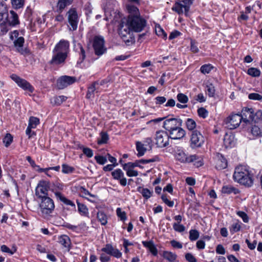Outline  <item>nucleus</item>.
<instances>
[{"instance_id":"1","label":"nucleus","mask_w":262,"mask_h":262,"mask_svg":"<svg viewBox=\"0 0 262 262\" xmlns=\"http://www.w3.org/2000/svg\"><path fill=\"white\" fill-rule=\"evenodd\" d=\"M129 15L125 21H122L119 27V34L125 42H129L127 36L130 38L132 32H140L146 25V20L140 16L139 9L136 6L129 5L127 6Z\"/></svg>"},{"instance_id":"2","label":"nucleus","mask_w":262,"mask_h":262,"mask_svg":"<svg viewBox=\"0 0 262 262\" xmlns=\"http://www.w3.org/2000/svg\"><path fill=\"white\" fill-rule=\"evenodd\" d=\"M233 178L235 182L246 187H251L253 184V174L246 166L236 167Z\"/></svg>"},{"instance_id":"3","label":"nucleus","mask_w":262,"mask_h":262,"mask_svg":"<svg viewBox=\"0 0 262 262\" xmlns=\"http://www.w3.org/2000/svg\"><path fill=\"white\" fill-rule=\"evenodd\" d=\"M194 1V0H179L175 2L171 9L179 15L184 14L188 16L190 6Z\"/></svg>"},{"instance_id":"4","label":"nucleus","mask_w":262,"mask_h":262,"mask_svg":"<svg viewBox=\"0 0 262 262\" xmlns=\"http://www.w3.org/2000/svg\"><path fill=\"white\" fill-rule=\"evenodd\" d=\"M174 156L177 161L183 163L193 162L198 159L196 155H188L180 147L174 150Z\"/></svg>"},{"instance_id":"5","label":"nucleus","mask_w":262,"mask_h":262,"mask_svg":"<svg viewBox=\"0 0 262 262\" xmlns=\"http://www.w3.org/2000/svg\"><path fill=\"white\" fill-rule=\"evenodd\" d=\"M205 143V137L198 130L192 132L190 136V147L192 149H196L203 146Z\"/></svg>"},{"instance_id":"6","label":"nucleus","mask_w":262,"mask_h":262,"mask_svg":"<svg viewBox=\"0 0 262 262\" xmlns=\"http://www.w3.org/2000/svg\"><path fill=\"white\" fill-rule=\"evenodd\" d=\"M40 200L39 207L42 214L47 215L51 213L55 208L53 200L50 197H45Z\"/></svg>"},{"instance_id":"7","label":"nucleus","mask_w":262,"mask_h":262,"mask_svg":"<svg viewBox=\"0 0 262 262\" xmlns=\"http://www.w3.org/2000/svg\"><path fill=\"white\" fill-rule=\"evenodd\" d=\"M10 38L13 40L14 46L19 53L21 54L27 53V50L23 48L25 42L24 38L19 36V32L15 30L11 33Z\"/></svg>"},{"instance_id":"8","label":"nucleus","mask_w":262,"mask_h":262,"mask_svg":"<svg viewBox=\"0 0 262 262\" xmlns=\"http://www.w3.org/2000/svg\"><path fill=\"white\" fill-rule=\"evenodd\" d=\"M93 47L96 55L101 56L106 51L104 46V40L103 37L96 36L94 38Z\"/></svg>"},{"instance_id":"9","label":"nucleus","mask_w":262,"mask_h":262,"mask_svg":"<svg viewBox=\"0 0 262 262\" xmlns=\"http://www.w3.org/2000/svg\"><path fill=\"white\" fill-rule=\"evenodd\" d=\"M67 16L70 25V30H76L79 22V17L76 10L75 8L70 9L67 13Z\"/></svg>"},{"instance_id":"10","label":"nucleus","mask_w":262,"mask_h":262,"mask_svg":"<svg viewBox=\"0 0 262 262\" xmlns=\"http://www.w3.org/2000/svg\"><path fill=\"white\" fill-rule=\"evenodd\" d=\"M243 117L238 114H232L224 121L227 127L230 129L237 127L242 122Z\"/></svg>"},{"instance_id":"11","label":"nucleus","mask_w":262,"mask_h":262,"mask_svg":"<svg viewBox=\"0 0 262 262\" xmlns=\"http://www.w3.org/2000/svg\"><path fill=\"white\" fill-rule=\"evenodd\" d=\"M155 139L156 144L159 147H166L169 144L168 134L164 130L157 131Z\"/></svg>"},{"instance_id":"12","label":"nucleus","mask_w":262,"mask_h":262,"mask_svg":"<svg viewBox=\"0 0 262 262\" xmlns=\"http://www.w3.org/2000/svg\"><path fill=\"white\" fill-rule=\"evenodd\" d=\"M49 182L46 181H40L36 188L35 194L39 199H42L48 196Z\"/></svg>"},{"instance_id":"13","label":"nucleus","mask_w":262,"mask_h":262,"mask_svg":"<svg viewBox=\"0 0 262 262\" xmlns=\"http://www.w3.org/2000/svg\"><path fill=\"white\" fill-rule=\"evenodd\" d=\"M11 79L14 81L18 86L23 89L25 91H27L30 93H33L34 89L33 86L27 80L22 79L15 74H12L11 76Z\"/></svg>"},{"instance_id":"14","label":"nucleus","mask_w":262,"mask_h":262,"mask_svg":"<svg viewBox=\"0 0 262 262\" xmlns=\"http://www.w3.org/2000/svg\"><path fill=\"white\" fill-rule=\"evenodd\" d=\"M182 120L179 118H171L166 119L163 123L164 128L168 132L182 125Z\"/></svg>"},{"instance_id":"15","label":"nucleus","mask_w":262,"mask_h":262,"mask_svg":"<svg viewBox=\"0 0 262 262\" xmlns=\"http://www.w3.org/2000/svg\"><path fill=\"white\" fill-rule=\"evenodd\" d=\"M75 81L76 78L75 77L63 76L57 80V86L59 89H63Z\"/></svg>"},{"instance_id":"16","label":"nucleus","mask_w":262,"mask_h":262,"mask_svg":"<svg viewBox=\"0 0 262 262\" xmlns=\"http://www.w3.org/2000/svg\"><path fill=\"white\" fill-rule=\"evenodd\" d=\"M70 43L68 40L61 39L56 44L54 52H60L67 55L69 50Z\"/></svg>"},{"instance_id":"17","label":"nucleus","mask_w":262,"mask_h":262,"mask_svg":"<svg viewBox=\"0 0 262 262\" xmlns=\"http://www.w3.org/2000/svg\"><path fill=\"white\" fill-rule=\"evenodd\" d=\"M181 126L173 129L169 132V138L173 140H178L183 138L186 135L185 130L183 129Z\"/></svg>"},{"instance_id":"18","label":"nucleus","mask_w":262,"mask_h":262,"mask_svg":"<svg viewBox=\"0 0 262 262\" xmlns=\"http://www.w3.org/2000/svg\"><path fill=\"white\" fill-rule=\"evenodd\" d=\"M112 176L115 180L119 181L121 185L125 186L127 184V180L124 177V173L120 169H116L112 172Z\"/></svg>"},{"instance_id":"19","label":"nucleus","mask_w":262,"mask_h":262,"mask_svg":"<svg viewBox=\"0 0 262 262\" xmlns=\"http://www.w3.org/2000/svg\"><path fill=\"white\" fill-rule=\"evenodd\" d=\"M102 251L110 255L113 256L117 258H119L121 256L122 253L119 250L114 248L111 245L107 244L102 249Z\"/></svg>"},{"instance_id":"20","label":"nucleus","mask_w":262,"mask_h":262,"mask_svg":"<svg viewBox=\"0 0 262 262\" xmlns=\"http://www.w3.org/2000/svg\"><path fill=\"white\" fill-rule=\"evenodd\" d=\"M67 55H65L64 53H61L60 52H54L52 58L50 61V63L53 64H59L62 63L64 62Z\"/></svg>"},{"instance_id":"21","label":"nucleus","mask_w":262,"mask_h":262,"mask_svg":"<svg viewBox=\"0 0 262 262\" xmlns=\"http://www.w3.org/2000/svg\"><path fill=\"white\" fill-rule=\"evenodd\" d=\"M254 110L252 108L247 107L243 108L242 112V115H241L243 117L242 120L244 122L247 123L251 122Z\"/></svg>"},{"instance_id":"22","label":"nucleus","mask_w":262,"mask_h":262,"mask_svg":"<svg viewBox=\"0 0 262 262\" xmlns=\"http://www.w3.org/2000/svg\"><path fill=\"white\" fill-rule=\"evenodd\" d=\"M101 91V89H99V81L94 82L91 86L88 88L86 97L89 99L93 98L95 93H99Z\"/></svg>"},{"instance_id":"23","label":"nucleus","mask_w":262,"mask_h":262,"mask_svg":"<svg viewBox=\"0 0 262 262\" xmlns=\"http://www.w3.org/2000/svg\"><path fill=\"white\" fill-rule=\"evenodd\" d=\"M8 23L11 26H15L19 23L18 15L13 10L10 11L7 17Z\"/></svg>"},{"instance_id":"24","label":"nucleus","mask_w":262,"mask_h":262,"mask_svg":"<svg viewBox=\"0 0 262 262\" xmlns=\"http://www.w3.org/2000/svg\"><path fill=\"white\" fill-rule=\"evenodd\" d=\"M216 168L221 170L225 169L227 166V162L226 159L222 155H218L216 161Z\"/></svg>"},{"instance_id":"25","label":"nucleus","mask_w":262,"mask_h":262,"mask_svg":"<svg viewBox=\"0 0 262 262\" xmlns=\"http://www.w3.org/2000/svg\"><path fill=\"white\" fill-rule=\"evenodd\" d=\"M143 245L155 256L157 255L158 250L152 241H143Z\"/></svg>"},{"instance_id":"26","label":"nucleus","mask_w":262,"mask_h":262,"mask_svg":"<svg viewBox=\"0 0 262 262\" xmlns=\"http://www.w3.org/2000/svg\"><path fill=\"white\" fill-rule=\"evenodd\" d=\"M55 195L57 199H59L64 204L67 205H70L75 208V204L71 200L67 199L64 195H63L60 192L57 191L55 192Z\"/></svg>"},{"instance_id":"27","label":"nucleus","mask_w":262,"mask_h":262,"mask_svg":"<svg viewBox=\"0 0 262 262\" xmlns=\"http://www.w3.org/2000/svg\"><path fill=\"white\" fill-rule=\"evenodd\" d=\"M73 0H58L57 4V10L61 13L64 8L71 4Z\"/></svg>"},{"instance_id":"28","label":"nucleus","mask_w":262,"mask_h":262,"mask_svg":"<svg viewBox=\"0 0 262 262\" xmlns=\"http://www.w3.org/2000/svg\"><path fill=\"white\" fill-rule=\"evenodd\" d=\"M251 122L256 124H259L262 122L261 110H254Z\"/></svg>"},{"instance_id":"29","label":"nucleus","mask_w":262,"mask_h":262,"mask_svg":"<svg viewBox=\"0 0 262 262\" xmlns=\"http://www.w3.org/2000/svg\"><path fill=\"white\" fill-rule=\"evenodd\" d=\"M59 243L62 245L67 250H70L71 245V240L70 238L66 235H62L59 237Z\"/></svg>"},{"instance_id":"30","label":"nucleus","mask_w":262,"mask_h":262,"mask_svg":"<svg viewBox=\"0 0 262 262\" xmlns=\"http://www.w3.org/2000/svg\"><path fill=\"white\" fill-rule=\"evenodd\" d=\"M251 134L255 137L262 136V128L259 126V124L252 125L250 129Z\"/></svg>"},{"instance_id":"31","label":"nucleus","mask_w":262,"mask_h":262,"mask_svg":"<svg viewBox=\"0 0 262 262\" xmlns=\"http://www.w3.org/2000/svg\"><path fill=\"white\" fill-rule=\"evenodd\" d=\"M97 218L102 225H105L107 223V216L102 210L97 212Z\"/></svg>"},{"instance_id":"32","label":"nucleus","mask_w":262,"mask_h":262,"mask_svg":"<svg viewBox=\"0 0 262 262\" xmlns=\"http://www.w3.org/2000/svg\"><path fill=\"white\" fill-rule=\"evenodd\" d=\"M67 97L66 96L61 95L58 96H55L51 98V102L53 105H60L63 102L66 101Z\"/></svg>"},{"instance_id":"33","label":"nucleus","mask_w":262,"mask_h":262,"mask_svg":"<svg viewBox=\"0 0 262 262\" xmlns=\"http://www.w3.org/2000/svg\"><path fill=\"white\" fill-rule=\"evenodd\" d=\"M222 192L223 193L230 194L233 193L236 194L239 192V191L237 189L232 186L227 185L223 187Z\"/></svg>"},{"instance_id":"34","label":"nucleus","mask_w":262,"mask_h":262,"mask_svg":"<svg viewBox=\"0 0 262 262\" xmlns=\"http://www.w3.org/2000/svg\"><path fill=\"white\" fill-rule=\"evenodd\" d=\"M242 223L236 220L229 227L230 233L233 234L238 231L241 229Z\"/></svg>"},{"instance_id":"35","label":"nucleus","mask_w":262,"mask_h":262,"mask_svg":"<svg viewBox=\"0 0 262 262\" xmlns=\"http://www.w3.org/2000/svg\"><path fill=\"white\" fill-rule=\"evenodd\" d=\"M78 210L81 215L88 216L89 211L87 207L83 204H81L77 201Z\"/></svg>"},{"instance_id":"36","label":"nucleus","mask_w":262,"mask_h":262,"mask_svg":"<svg viewBox=\"0 0 262 262\" xmlns=\"http://www.w3.org/2000/svg\"><path fill=\"white\" fill-rule=\"evenodd\" d=\"M138 191L142 194V196L146 199L148 200L152 195V191H150L148 189L142 188L141 187L138 188Z\"/></svg>"},{"instance_id":"37","label":"nucleus","mask_w":262,"mask_h":262,"mask_svg":"<svg viewBox=\"0 0 262 262\" xmlns=\"http://www.w3.org/2000/svg\"><path fill=\"white\" fill-rule=\"evenodd\" d=\"M145 145L140 142H137L136 143V149L138 151V154L137 156L138 157H141L144 155L145 152L146 150V148L145 147Z\"/></svg>"},{"instance_id":"38","label":"nucleus","mask_w":262,"mask_h":262,"mask_svg":"<svg viewBox=\"0 0 262 262\" xmlns=\"http://www.w3.org/2000/svg\"><path fill=\"white\" fill-rule=\"evenodd\" d=\"M185 125L188 130L193 131L196 127V123L193 119L188 118L185 121Z\"/></svg>"},{"instance_id":"39","label":"nucleus","mask_w":262,"mask_h":262,"mask_svg":"<svg viewBox=\"0 0 262 262\" xmlns=\"http://www.w3.org/2000/svg\"><path fill=\"white\" fill-rule=\"evenodd\" d=\"M25 0H11L12 7L15 9H19L24 7Z\"/></svg>"},{"instance_id":"40","label":"nucleus","mask_w":262,"mask_h":262,"mask_svg":"<svg viewBox=\"0 0 262 262\" xmlns=\"http://www.w3.org/2000/svg\"><path fill=\"white\" fill-rule=\"evenodd\" d=\"M247 73L252 77H257L260 76L261 72L257 68H250L248 69Z\"/></svg>"},{"instance_id":"41","label":"nucleus","mask_w":262,"mask_h":262,"mask_svg":"<svg viewBox=\"0 0 262 262\" xmlns=\"http://www.w3.org/2000/svg\"><path fill=\"white\" fill-rule=\"evenodd\" d=\"M163 257L170 262H172L176 260L177 255L171 252L166 251L163 253Z\"/></svg>"},{"instance_id":"42","label":"nucleus","mask_w":262,"mask_h":262,"mask_svg":"<svg viewBox=\"0 0 262 262\" xmlns=\"http://www.w3.org/2000/svg\"><path fill=\"white\" fill-rule=\"evenodd\" d=\"M213 69V67L211 64H206L201 67L200 71L203 74H206L209 73Z\"/></svg>"},{"instance_id":"43","label":"nucleus","mask_w":262,"mask_h":262,"mask_svg":"<svg viewBox=\"0 0 262 262\" xmlns=\"http://www.w3.org/2000/svg\"><path fill=\"white\" fill-rule=\"evenodd\" d=\"M39 123V119L37 117H30L29 120L28 126L33 128L36 127L37 125Z\"/></svg>"},{"instance_id":"44","label":"nucleus","mask_w":262,"mask_h":262,"mask_svg":"<svg viewBox=\"0 0 262 262\" xmlns=\"http://www.w3.org/2000/svg\"><path fill=\"white\" fill-rule=\"evenodd\" d=\"M61 166H62V172L63 173H66V174L72 173L75 170V168L73 167L70 166L69 165L66 164H63Z\"/></svg>"},{"instance_id":"45","label":"nucleus","mask_w":262,"mask_h":262,"mask_svg":"<svg viewBox=\"0 0 262 262\" xmlns=\"http://www.w3.org/2000/svg\"><path fill=\"white\" fill-rule=\"evenodd\" d=\"M199 232L195 229H191L189 231V239L191 241L196 240L199 237Z\"/></svg>"},{"instance_id":"46","label":"nucleus","mask_w":262,"mask_h":262,"mask_svg":"<svg viewBox=\"0 0 262 262\" xmlns=\"http://www.w3.org/2000/svg\"><path fill=\"white\" fill-rule=\"evenodd\" d=\"M123 169L126 171V175L128 177H137L138 176V171L134 170L133 168L123 167Z\"/></svg>"},{"instance_id":"47","label":"nucleus","mask_w":262,"mask_h":262,"mask_svg":"<svg viewBox=\"0 0 262 262\" xmlns=\"http://www.w3.org/2000/svg\"><path fill=\"white\" fill-rule=\"evenodd\" d=\"M100 139L98 140V144H102L106 143L107 140H108V135L106 133L101 132L100 133Z\"/></svg>"},{"instance_id":"48","label":"nucleus","mask_w":262,"mask_h":262,"mask_svg":"<svg viewBox=\"0 0 262 262\" xmlns=\"http://www.w3.org/2000/svg\"><path fill=\"white\" fill-rule=\"evenodd\" d=\"M13 141V137L10 134H7L3 139V142L6 147H8Z\"/></svg>"},{"instance_id":"49","label":"nucleus","mask_w":262,"mask_h":262,"mask_svg":"<svg viewBox=\"0 0 262 262\" xmlns=\"http://www.w3.org/2000/svg\"><path fill=\"white\" fill-rule=\"evenodd\" d=\"M177 99L181 103H186L189 100L188 97L183 93H179L177 96Z\"/></svg>"},{"instance_id":"50","label":"nucleus","mask_w":262,"mask_h":262,"mask_svg":"<svg viewBox=\"0 0 262 262\" xmlns=\"http://www.w3.org/2000/svg\"><path fill=\"white\" fill-rule=\"evenodd\" d=\"M116 213L118 217L121 221H124L126 220V214L125 211H122L120 208H117L116 209Z\"/></svg>"},{"instance_id":"51","label":"nucleus","mask_w":262,"mask_h":262,"mask_svg":"<svg viewBox=\"0 0 262 262\" xmlns=\"http://www.w3.org/2000/svg\"><path fill=\"white\" fill-rule=\"evenodd\" d=\"M206 93L210 97L214 96L215 94V89L214 86L212 84L207 85Z\"/></svg>"},{"instance_id":"52","label":"nucleus","mask_w":262,"mask_h":262,"mask_svg":"<svg viewBox=\"0 0 262 262\" xmlns=\"http://www.w3.org/2000/svg\"><path fill=\"white\" fill-rule=\"evenodd\" d=\"M173 228L176 231L178 232H182L185 230V226L180 223H174L173 224Z\"/></svg>"},{"instance_id":"53","label":"nucleus","mask_w":262,"mask_h":262,"mask_svg":"<svg viewBox=\"0 0 262 262\" xmlns=\"http://www.w3.org/2000/svg\"><path fill=\"white\" fill-rule=\"evenodd\" d=\"M135 167H140V165L139 164L138 160L136 161L135 162H128L123 165V167L134 168Z\"/></svg>"},{"instance_id":"54","label":"nucleus","mask_w":262,"mask_h":262,"mask_svg":"<svg viewBox=\"0 0 262 262\" xmlns=\"http://www.w3.org/2000/svg\"><path fill=\"white\" fill-rule=\"evenodd\" d=\"M198 115L203 118H205L208 116V113L207 111L204 107L199 108L198 110Z\"/></svg>"},{"instance_id":"55","label":"nucleus","mask_w":262,"mask_h":262,"mask_svg":"<svg viewBox=\"0 0 262 262\" xmlns=\"http://www.w3.org/2000/svg\"><path fill=\"white\" fill-rule=\"evenodd\" d=\"M95 159L96 162L101 165L104 164L107 162V159L106 157L101 156H96Z\"/></svg>"},{"instance_id":"56","label":"nucleus","mask_w":262,"mask_h":262,"mask_svg":"<svg viewBox=\"0 0 262 262\" xmlns=\"http://www.w3.org/2000/svg\"><path fill=\"white\" fill-rule=\"evenodd\" d=\"M249 99L254 100H262V96L257 93H250L248 95Z\"/></svg>"},{"instance_id":"57","label":"nucleus","mask_w":262,"mask_h":262,"mask_svg":"<svg viewBox=\"0 0 262 262\" xmlns=\"http://www.w3.org/2000/svg\"><path fill=\"white\" fill-rule=\"evenodd\" d=\"M27 160L29 162L31 166L37 171L38 172V169H41L39 166L35 164V162L33 160L30 156H27L26 158Z\"/></svg>"},{"instance_id":"58","label":"nucleus","mask_w":262,"mask_h":262,"mask_svg":"<svg viewBox=\"0 0 262 262\" xmlns=\"http://www.w3.org/2000/svg\"><path fill=\"white\" fill-rule=\"evenodd\" d=\"M161 199L163 202H164L168 206L170 207H172L174 205V202L172 201H169L168 199L167 196L166 195H162L161 196Z\"/></svg>"},{"instance_id":"59","label":"nucleus","mask_w":262,"mask_h":262,"mask_svg":"<svg viewBox=\"0 0 262 262\" xmlns=\"http://www.w3.org/2000/svg\"><path fill=\"white\" fill-rule=\"evenodd\" d=\"M233 139V137L231 136H229L226 135L224 137V143L226 146H232V143L233 141L232 139Z\"/></svg>"},{"instance_id":"60","label":"nucleus","mask_w":262,"mask_h":262,"mask_svg":"<svg viewBox=\"0 0 262 262\" xmlns=\"http://www.w3.org/2000/svg\"><path fill=\"white\" fill-rule=\"evenodd\" d=\"M190 50L192 52L194 53L199 52V49L196 45V42L194 40H191L190 42Z\"/></svg>"},{"instance_id":"61","label":"nucleus","mask_w":262,"mask_h":262,"mask_svg":"<svg viewBox=\"0 0 262 262\" xmlns=\"http://www.w3.org/2000/svg\"><path fill=\"white\" fill-rule=\"evenodd\" d=\"M237 214L242 219L244 222H245V223L248 222L249 217H248L247 214L245 212H244L243 211H237Z\"/></svg>"},{"instance_id":"62","label":"nucleus","mask_w":262,"mask_h":262,"mask_svg":"<svg viewBox=\"0 0 262 262\" xmlns=\"http://www.w3.org/2000/svg\"><path fill=\"white\" fill-rule=\"evenodd\" d=\"M170 244L173 248L176 249H182L183 247L182 244L176 240L171 241Z\"/></svg>"},{"instance_id":"63","label":"nucleus","mask_w":262,"mask_h":262,"mask_svg":"<svg viewBox=\"0 0 262 262\" xmlns=\"http://www.w3.org/2000/svg\"><path fill=\"white\" fill-rule=\"evenodd\" d=\"M82 151L83 154L89 158H91L93 156V150L90 148L84 147L82 149Z\"/></svg>"},{"instance_id":"64","label":"nucleus","mask_w":262,"mask_h":262,"mask_svg":"<svg viewBox=\"0 0 262 262\" xmlns=\"http://www.w3.org/2000/svg\"><path fill=\"white\" fill-rule=\"evenodd\" d=\"M156 104H162L166 101V98L164 96H158L155 98Z\"/></svg>"}]
</instances>
